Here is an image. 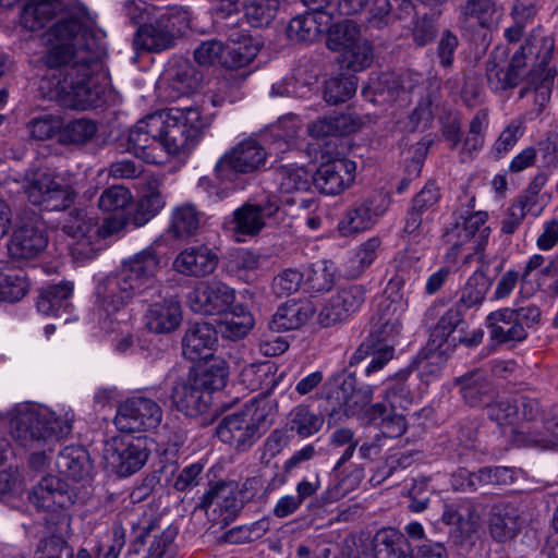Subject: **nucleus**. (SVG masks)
I'll return each instance as SVG.
<instances>
[{"label":"nucleus","mask_w":558,"mask_h":558,"mask_svg":"<svg viewBox=\"0 0 558 558\" xmlns=\"http://www.w3.org/2000/svg\"><path fill=\"white\" fill-rule=\"evenodd\" d=\"M524 119L518 117L512 119L499 134L490 148L494 158L505 157L518 143L524 134Z\"/></svg>","instance_id":"bf43d9fd"},{"label":"nucleus","mask_w":558,"mask_h":558,"mask_svg":"<svg viewBox=\"0 0 558 558\" xmlns=\"http://www.w3.org/2000/svg\"><path fill=\"white\" fill-rule=\"evenodd\" d=\"M441 520L452 526L451 533L459 542L471 539L481 526V515L471 500L445 505Z\"/></svg>","instance_id":"4be33fe9"},{"label":"nucleus","mask_w":558,"mask_h":558,"mask_svg":"<svg viewBox=\"0 0 558 558\" xmlns=\"http://www.w3.org/2000/svg\"><path fill=\"white\" fill-rule=\"evenodd\" d=\"M268 519H262L248 525L233 527L226 532L225 541L230 544H246L262 538L269 530Z\"/></svg>","instance_id":"69168bd1"},{"label":"nucleus","mask_w":558,"mask_h":558,"mask_svg":"<svg viewBox=\"0 0 558 558\" xmlns=\"http://www.w3.org/2000/svg\"><path fill=\"white\" fill-rule=\"evenodd\" d=\"M496 13L495 3L492 0H465L460 7V22L468 24L475 21L482 27H489Z\"/></svg>","instance_id":"5fc2aeb1"},{"label":"nucleus","mask_w":558,"mask_h":558,"mask_svg":"<svg viewBox=\"0 0 558 558\" xmlns=\"http://www.w3.org/2000/svg\"><path fill=\"white\" fill-rule=\"evenodd\" d=\"M29 289L26 272L21 268L0 260V300L17 302L23 299Z\"/></svg>","instance_id":"58836bf2"},{"label":"nucleus","mask_w":558,"mask_h":558,"mask_svg":"<svg viewBox=\"0 0 558 558\" xmlns=\"http://www.w3.org/2000/svg\"><path fill=\"white\" fill-rule=\"evenodd\" d=\"M254 325V319L250 312L242 306H235L227 314L226 318L218 325L222 337L236 341L244 338Z\"/></svg>","instance_id":"8fccbe9b"},{"label":"nucleus","mask_w":558,"mask_h":558,"mask_svg":"<svg viewBox=\"0 0 558 558\" xmlns=\"http://www.w3.org/2000/svg\"><path fill=\"white\" fill-rule=\"evenodd\" d=\"M373 387L361 385L357 387L353 374L339 375L325 385V398L332 412H342L345 416H355L364 412L373 399Z\"/></svg>","instance_id":"6e6552de"},{"label":"nucleus","mask_w":558,"mask_h":558,"mask_svg":"<svg viewBox=\"0 0 558 558\" xmlns=\"http://www.w3.org/2000/svg\"><path fill=\"white\" fill-rule=\"evenodd\" d=\"M279 9V0H252L245 7V16L254 27L268 26Z\"/></svg>","instance_id":"e2e57ef3"},{"label":"nucleus","mask_w":558,"mask_h":558,"mask_svg":"<svg viewBox=\"0 0 558 558\" xmlns=\"http://www.w3.org/2000/svg\"><path fill=\"white\" fill-rule=\"evenodd\" d=\"M204 123L196 107L160 110L140 120L129 133L132 151L148 163L161 162V153L179 155L196 144Z\"/></svg>","instance_id":"f03ea898"},{"label":"nucleus","mask_w":558,"mask_h":558,"mask_svg":"<svg viewBox=\"0 0 558 558\" xmlns=\"http://www.w3.org/2000/svg\"><path fill=\"white\" fill-rule=\"evenodd\" d=\"M315 307L310 301H288L280 305L270 322L275 331H288L302 327L314 315Z\"/></svg>","instance_id":"473e14b6"},{"label":"nucleus","mask_w":558,"mask_h":558,"mask_svg":"<svg viewBox=\"0 0 558 558\" xmlns=\"http://www.w3.org/2000/svg\"><path fill=\"white\" fill-rule=\"evenodd\" d=\"M356 87V77L353 75L331 77L326 81L324 98L331 105L344 102L355 94Z\"/></svg>","instance_id":"680f3d73"},{"label":"nucleus","mask_w":558,"mask_h":558,"mask_svg":"<svg viewBox=\"0 0 558 558\" xmlns=\"http://www.w3.org/2000/svg\"><path fill=\"white\" fill-rule=\"evenodd\" d=\"M73 293V284L71 282H60L49 286L41 290L37 308L45 315H58L65 312L70 305V299Z\"/></svg>","instance_id":"79ce46f5"},{"label":"nucleus","mask_w":558,"mask_h":558,"mask_svg":"<svg viewBox=\"0 0 558 558\" xmlns=\"http://www.w3.org/2000/svg\"><path fill=\"white\" fill-rule=\"evenodd\" d=\"M526 523L523 511L514 504L499 502L488 513L487 530L497 543H508L518 537Z\"/></svg>","instance_id":"aec40b11"},{"label":"nucleus","mask_w":558,"mask_h":558,"mask_svg":"<svg viewBox=\"0 0 558 558\" xmlns=\"http://www.w3.org/2000/svg\"><path fill=\"white\" fill-rule=\"evenodd\" d=\"M325 418L314 412L308 405H296L289 414L290 430L301 437H311L323 427Z\"/></svg>","instance_id":"49530a36"},{"label":"nucleus","mask_w":558,"mask_h":558,"mask_svg":"<svg viewBox=\"0 0 558 558\" xmlns=\"http://www.w3.org/2000/svg\"><path fill=\"white\" fill-rule=\"evenodd\" d=\"M48 244V238L39 226L35 214L24 221L22 218L10 236L7 247L9 257L17 263L36 258Z\"/></svg>","instance_id":"4468645a"},{"label":"nucleus","mask_w":558,"mask_h":558,"mask_svg":"<svg viewBox=\"0 0 558 558\" xmlns=\"http://www.w3.org/2000/svg\"><path fill=\"white\" fill-rule=\"evenodd\" d=\"M403 328L401 317L399 315H390L388 317L380 316L376 323H374L369 335L357 348L356 357L367 354L374 345L391 344L395 349L398 337L400 336Z\"/></svg>","instance_id":"72a5a7b5"},{"label":"nucleus","mask_w":558,"mask_h":558,"mask_svg":"<svg viewBox=\"0 0 558 558\" xmlns=\"http://www.w3.org/2000/svg\"><path fill=\"white\" fill-rule=\"evenodd\" d=\"M198 385L207 390L210 396L215 390L222 389L228 379L226 362L213 359L211 363L198 372L190 373Z\"/></svg>","instance_id":"6e6d98bb"},{"label":"nucleus","mask_w":558,"mask_h":558,"mask_svg":"<svg viewBox=\"0 0 558 558\" xmlns=\"http://www.w3.org/2000/svg\"><path fill=\"white\" fill-rule=\"evenodd\" d=\"M265 414L255 405H246L243 411L225 416L218 424V438L236 451L248 450L263 434Z\"/></svg>","instance_id":"0eeeda50"},{"label":"nucleus","mask_w":558,"mask_h":558,"mask_svg":"<svg viewBox=\"0 0 558 558\" xmlns=\"http://www.w3.org/2000/svg\"><path fill=\"white\" fill-rule=\"evenodd\" d=\"M361 125L360 120L351 113L337 117H324L308 125V132L315 137H325L338 133H351Z\"/></svg>","instance_id":"c03bdc74"},{"label":"nucleus","mask_w":558,"mask_h":558,"mask_svg":"<svg viewBox=\"0 0 558 558\" xmlns=\"http://www.w3.org/2000/svg\"><path fill=\"white\" fill-rule=\"evenodd\" d=\"M258 52V46L253 44L252 38H244L242 41L225 46L222 65L227 69H240L250 64Z\"/></svg>","instance_id":"4d7b16f0"},{"label":"nucleus","mask_w":558,"mask_h":558,"mask_svg":"<svg viewBox=\"0 0 558 558\" xmlns=\"http://www.w3.org/2000/svg\"><path fill=\"white\" fill-rule=\"evenodd\" d=\"M170 86L180 95L196 90L201 84V75L187 61L171 65L168 70Z\"/></svg>","instance_id":"3c124183"},{"label":"nucleus","mask_w":558,"mask_h":558,"mask_svg":"<svg viewBox=\"0 0 558 558\" xmlns=\"http://www.w3.org/2000/svg\"><path fill=\"white\" fill-rule=\"evenodd\" d=\"M490 288V280L484 270L477 269L468 279L460 299L456 304L464 312L473 306L480 305Z\"/></svg>","instance_id":"de8ad7c7"},{"label":"nucleus","mask_w":558,"mask_h":558,"mask_svg":"<svg viewBox=\"0 0 558 558\" xmlns=\"http://www.w3.org/2000/svg\"><path fill=\"white\" fill-rule=\"evenodd\" d=\"M242 501L238 499L236 494L231 487L225 484H218L204 494L201 508L207 509L214 507L218 511L222 522L233 520L242 509Z\"/></svg>","instance_id":"c9c22d12"},{"label":"nucleus","mask_w":558,"mask_h":558,"mask_svg":"<svg viewBox=\"0 0 558 558\" xmlns=\"http://www.w3.org/2000/svg\"><path fill=\"white\" fill-rule=\"evenodd\" d=\"M234 291L221 281L198 283L186 295L187 306L205 315L225 314L234 302Z\"/></svg>","instance_id":"f3484780"},{"label":"nucleus","mask_w":558,"mask_h":558,"mask_svg":"<svg viewBox=\"0 0 558 558\" xmlns=\"http://www.w3.org/2000/svg\"><path fill=\"white\" fill-rule=\"evenodd\" d=\"M318 33L319 27L312 13L293 17L287 26V36L293 41H312Z\"/></svg>","instance_id":"0e129e2a"},{"label":"nucleus","mask_w":558,"mask_h":558,"mask_svg":"<svg viewBox=\"0 0 558 558\" xmlns=\"http://www.w3.org/2000/svg\"><path fill=\"white\" fill-rule=\"evenodd\" d=\"M460 218L462 221H456L454 227L447 233V239L448 241L461 239L468 244L466 248L470 252L464 258V263H468L472 257L471 252L477 253L483 250L488 241L490 229L486 226L487 214L484 211L472 213Z\"/></svg>","instance_id":"5701e85b"},{"label":"nucleus","mask_w":558,"mask_h":558,"mask_svg":"<svg viewBox=\"0 0 558 558\" xmlns=\"http://www.w3.org/2000/svg\"><path fill=\"white\" fill-rule=\"evenodd\" d=\"M336 280L333 265L326 260L313 264L304 275V284L310 292L320 293L329 291Z\"/></svg>","instance_id":"603ef678"},{"label":"nucleus","mask_w":558,"mask_h":558,"mask_svg":"<svg viewBox=\"0 0 558 558\" xmlns=\"http://www.w3.org/2000/svg\"><path fill=\"white\" fill-rule=\"evenodd\" d=\"M159 268V256L148 247L123 260L116 271L98 282L95 294L102 328L133 299L149 302L161 296V284L156 278Z\"/></svg>","instance_id":"7ed1b4c3"},{"label":"nucleus","mask_w":558,"mask_h":558,"mask_svg":"<svg viewBox=\"0 0 558 558\" xmlns=\"http://www.w3.org/2000/svg\"><path fill=\"white\" fill-rule=\"evenodd\" d=\"M56 466L60 474L80 482L89 476L92 463L88 452L81 446H66L57 456Z\"/></svg>","instance_id":"f704fd0d"},{"label":"nucleus","mask_w":558,"mask_h":558,"mask_svg":"<svg viewBox=\"0 0 558 558\" xmlns=\"http://www.w3.org/2000/svg\"><path fill=\"white\" fill-rule=\"evenodd\" d=\"M421 82L422 76L420 74L404 73L397 75L384 73L372 87L375 94L381 97L384 101L401 100L405 102L409 100L410 94L421 88Z\"/></svg>","instance_id":"c85d7f7f"},{"label":"nucleus","mask_w":558,"mask_h":558,"mask_svg":"<svg viewBox=\"0 0 558 558\" xmlns=\"http://www.w3.org/2000/svg\"><path fill=\"white\" fill-rule=\"evenodd\" d=\"M50 48L43 54V63L60 69L58 75L46 76L40 90L50 100L75 110L98 107L106 87L105 51L76 17L62 19L43 36Z\"/></svg>","instance_id":"f257e3e1"},{"label":"nucleus","mask_w":558,"mask_h":558,"mask_svg":"<svg viewBox=\"0 0 558 558\" xmlns=\"http://www.w3.org/2000/svg\"><path fill=\"white\" fill-rule=\"evenodd\" d=\"M440 88L437 83L429 84L425 97L420 101L410 117L412 129H417L421 124L424 126L432 121L434 108L439 99Z\"/></svg>","instance_id":"338daca9"},{"label":"nucleus","mask_w":558,"mask_h":558,"mask_svg":"<svg viewBox=\"0 0 558 558\" xmlns=\"http://www.w3.org/2000/svg\"><path fill=\"white\" fill-rule=\"evenodd\" d=\"M267 151L253 137L244 138L227 150L215 166L216 175L225 181L234 180L238 173L246 174L265 166Z\"/></svg>","instance_id":"9b49d317"},{"label":"nucleus","mask_w":558,"mask_h":558,"mask_svg":"<svg viewBox=\"0 0 558 558\" xmlns=\"http://www.w3.org/2000/svg\"><path fill=\"white\" fill-rule=\"evenodd\" d=\"M464 311L456 303L445 307L441 302H434L424 315V322L430 327L429 345L434 353L430 359L438 360L446 352L444 345L460 324L463 322Z\"/></svg>","instance_id":"ddd939ff"},{"label":"nucleus","mask_w":558,"mask_h":558,"mask_svg":"<svg viewBox=\"0 0 558 558\" xmlns=\"http://www.w3.org/2000/svg\"><path fill=\"white\" fill-rule=\"evenodd\" d=\"M386 210L387 204L379 195L359 201L344 213L339 221V232L349 236L367 231L376 225Z\"/></svg>","instance_id":"6ab92c4d"},{"label":"nucleus","mask_w":558,"mask_h":558,"mask_svg":"<svg viewBox=\"0 0 558 558\" xmlns=\"http://www.w3.org/2000/svg\"><path fill=\"white\" fill-rule=\"evenodd\" d=\"M22 187L29 203L51 210L69 207L75 197L70 185L40 170L27 171Z\"/></svg>","instance_id":"1a4fd4ad"},{"label":"nucleus","mask_w":558,"mask_h":558,"mask_svg":"<svg viewBox=\"0 0 558 558\" xmlns=\"http://www.w3.org/2000/svg\"><path fill=\"white\" fill-rule=\"evenodd\" d=\"M189 25L190 13L185 9L169 8L138 27L133 40L134 47L153 52L170 49Z\"/></svg>","instance_id":"423d86ee"},{"label":"nucleus","mask_w":558,"mask_h":558,"mask_svg":"<svg viewBox=\"0 0 558 558\" xmlns=\"http://www.w3.org/2000/svg\"><path fill=\"white\" fill-rule=\"evenodd\" d=\"M488 124V111L486 109L478 110L470 122L469 133L462 145V155L471 157L483 147Z\"/></svg>","instance_id":"052dcab7"},{"label":"nucleus","mask_w":558,"mask_h":558,"mask_svg":"<svg viewBox=\"0 0 558 558\" xmlns=\"http://www.w3.org/2000/svg\"><path fill=\"white\" fill-rule=\"evenodd\" d=\"M62 231L73 239L70 251L76 259H89L95 255L98 222L84 209L71 210L62 223Z\"/></svg>","instance_id":"2eb2a0df"},{"label":"nucleus","mask_w":558,"mask_h":558,"mask_svg":"<svg viewBox=\"0 0 558 558\" xmlns=\"http://www.w3.org/2000/svg\"><path fill=\"white\" fill-rule=\"evenodd\" d=\"M502 312L504 308H500L487 316L486 323L492 340L496 343L521 342L525 340L527 331L520 324H517L513 317L508 320V318L501 319L502 317L496 316Z\"/></svg>","instance_id":"37998d69"},{"label":"nucleus","mask_w":558,"mask_h":558,"mask_svg":"<svg viewBox=\"0 0 558 558\" xmlns=\"http://www.w3.org/2000/svg\"><path fill=\"white\" fill-rule=\"evenodd\" d=\"M61 9L60 0H26L20 13V25L27 32H38L54 19Z\"/></svg>","instance_id":"2f4dec72"},{"label":"nucleus","mask_w":558,"mask_h":558,"mask_svg":"<svg viewBox=\"0 0 558 558\" xmlns=\"http://www.w3.org/2000/svg\"><path fill=\"white\" fill-rule=\"evenodd\" d=\"M311 180L310 172L303 167L281 166L275 170V181L282 193L307 191Z\"/></svg>","instance_id":"09e8293b"},{"label":"nucleus","mask_w":558,"mask_h":558,"mask_svg":"<svg viewBox=\"0 0 558 558\" xmlns=\"http://www.w3.org/2000/svg\"><path fill=\"white\" fill-rule=\"evenodd\" d=\"M410 551L408 539L396 529H381L373 538L374 558H409Z\"/></svg>","instance_id":"4c0bfd02"},{"label":"nucleus","mask_w":558,"mask_h":558,"mask_svg":"<svg viewBox=\"0 0 558 558\" xmlns=\"http://www.w3.org/2000/svg\"><path fill=\"white\" fill-rule=\"evenodd\" d=\"M148 454L147 439L131 435L112 437L104 448L107 466L123 477L141 470L146 463Z\"/></svg>","instance_id":"9d476101"},{"label":"nucleus","mask_w":558,"mask_h":558,"mask_svg":"<svg viewBox=\"0 0 558 558\" xmlns=\"http://www.w3.org/2000/svg\"><path fill=\"white\" fill-rule=\"evenodd\" d=\"M177 536V529L168 526L161 532L153 535L148 554L144 558H172L174 555L173 541Z\"/></svg>","instance_id":"774afa93"},{"label":"nucleus","mask_w":558,"mask_h":558,"mask_svg":"<svg viewBox=\"0 0 558 558\" xmlns=\"http://www.w3.org/2000/svg\"><path fill=\"white\" fill-rule=\"evenodd\" d=\"M280 211L279 198L270 195L258 203H246L233 214V231L250 236L257 235Z\"/></svg>","instance_id":"a211bd4d"},{"label":"nucleus","mask_w":558,"mask_h":558,"mask_svg":"<svg viewBox=\"0 0 558 558\" xmlns=\"http://www.w3.org/2000/svg\"><path fill=\"white\" fill-rule=\"evenodd\" d=\"M171 397L178 411L186 416L206 413L213 400V396L203 389L191 374L173 387Z\"/></svg>","instance_id":"b1692460"},{"label":"nucleus","mask_w":558,"mask_h":558,"mask_svg":"<svg viewBox=\"0 0 558 558\" xmlns=\"http://www.w3.org/2000/svg\"><path fill=\"white\" fill-rule=\"evenodd\" d=\"M541 49L543 51L542 59L532 70L527 68L524 47L517 50L510 61L507 64L505 63L509 88H514L521 82L526 81L527 85L519 92V96L523 98L529 90L534 89L536 93L535 104L538 106L539 111L550 98L551 88L557 75L556 66L550 63L555 49L554 38L550 36L543 37Z\"/></svg>","instance_id":"20e7f679"},{"label":"nucleus","mask_w":558,"mask_h":558,"mask_svg":"<svg viewBox=\"0 0 558 558\" xmlns=\"http://www.w3.org/2000/svg\"><path fill=\"white\" fill-rule=\"evenodd\" d=\"M28 498L37 509L45 511H56L73 504L68 484L57 476L44 477Z\"/></svg>","instance_id":"a878e982"},{"label":"nucleus","mask_w":558,"mask_h":558,"mask_svg":"<svg viewBox=\"0 0 558 558\" xmlns=\"http://www.w3.org/2000/svg\"><path fill=\"white\" fill-rule=\"evenodd\" d=\"M360 29L352 21H342L333 24L328 32L326 47L332 51L342 52L361 40Z\"/></svg>","instance_id":"864d4df0"},{"label":"nucleus","mask_w":558,"mask_h":558,"mask_svg":"<svg viewBox=\"0 0 558 558\" xmlns=\"http://www.w3.org/2000/svg\"><path fill=\"white\" fill-rule=\"evenodd\" d=\"M366 290L361 284L345 286L337 290L324 304L317 315L323 328L332 327L349 319L365 301Z\"/></svg>","instance_id":"dca6fc26"},{"label":"nucleus","mask_w":558,"mask_h":558,"mask_svg":"<svg viewBox=\"0 0 558 558\" xmlns=\"http://www.w3.org/2000/svg\"><path fill=\"white\" fill-rule=\"evenodd\" d=\"M217 255L206 245H193L181 251L172 263V268L189 277H205L215 271Z\"/></svg>","instance_id":"393cba45"},{"label":"nucleus","mask_w":558,"mask_h":558,"mask_svg":"<svg viewBox=\"0 0 558 558\" xmlns=\"http://www.w3.org/2000/svg\"><path fill=\"white\" fill-rule=\"evenodd\" d=\"M182 308L173 298L153 302L145 314V326L151 332L162 335L174 331L181 324Z\"/></svg>","instance_id":"bb28decb"},{"label":"nucleus","mask_w":558,"mask_h":558,"mask_svg":"<svg viewBox=\"0 0 558 558\" xmlns=\"http://www.w3.org/2000/svg\"><path fill=\"white\" fill-rule=\"evenodd\" d=\"M162 415L161 407L153 399L132 397L119 407L114 424L119 430L128 434L147 432L160 425Z\"/></svg>","instance_id":"f8f14e48"},{"label":"nucleus","mask_w":558,"mask_h":558,"mask_svg":"<svg viewBox=\"0 0 558 558\" xmlns=\"http://www.w3.org/2000/svg\"><path fill=\"white\" fill-rule=\"evenodd\" d=\"M368 422L377 423L383 435L389 438H396L403 435L407 430V422L402 414L396 413L393 408H387L383 403H375L366 410Z\"/></svg>","instance_id":"ea45409f"},{"label":"nucleus","mask_w":558,"mask_h":558,"mask_svg":"<svg viewBox=\"0 0 558 558\" xmlns=\"http://www.w3.org/2000/svg\"><path fill=\"white\" fill-rule=\"evenodd\" d=\"M202 223L203 213L193 204H182L172 209L167 232L175 239L185 240L197 234Z\"/></svg>","instance_id":"e433bc0d"},{"label":"nucleus","mask_w":558,"mask_h":558,"mask_svg":"<svg viewBox=\"0 0 558 558\" xmlns=\"http://www.w3.org/2000/svg\"><path fill=\"white\" fill-rule=\"evenodd\" d=\"M166 201L156 180H148L145 183L143 194L136 205L133 217L134 225H145L165 207Z\"/></svg>","instance_id":"a19ab883"},{"label":"nucleus","mask_w":558,"mask_h":558,"mask_svg":"<svg viewBox=\"0 0 558 558\" xmlns=\"http://www.w3.org/2000/svg\"><path fill=\"white\" fill-rule=\"evenodd\" d=\"M73 414L57 415L45 407H23L11 417L12 438L24 448L39 447L49 438L68 436L72 430Z\"/></svg>","instance_id":"39448f33"},{"label":"nucleus","mask_w":558,"mask_h":558,"mask_svg":"<svg viewBox=\"0 0 558 558\" xmlns=\"http://www.w3.org/2000/svg\"><path fill=\"white\" fill-rule=\"evenodd\" d=\"M355 172L354 161L339 158L322 163L311 178L320 193L338 195L354 182Z\"/></svg>","instance_id":"412c9836"},{"label":"nucleus","mask_w":558,"mask_h":558,"mask_svg":"<svg viewBox=\"0 0 558 558\" xmlns=\"http://www.w3.org/2000/svg\"><path fill=\"white\" fill-rule=\"evenodd\" d=\"M432 222L433 217L429 214L410 209L403 228L408 241L426 245L432 236Z\"/></svg>","instance_id":"13d9d810"},{"label":"nucleus","mask_w":558,"mask_h":558,"mask_svg":"<svg viewBox=\"0 0 558 558\" xmlns=\"http://www.w3.org/2000/svg\"><path fill=\"white\" fill-rule=\"evenodd\" d=\"M216 342L217 331L211 325L204 322L193 323L182 339L183 355L191 361L208 359Z\"/></svg>","instance_id":"c756f323"},{"label":"nucleus","mask_w":558,"mask_h":558,"mask_svg":"<svg viewBox=\"0 0 558 558\" xmlns=\"http://www.w3.org/2000/svg\"><path fill=\"white\" fill-rule=\"evenodd\" d=\"M277 373L278 366L271 361L252 363L241 369L239 384L250 391H259L267 396L282 378V374Z\"/></svg>","instance_id":"7c9ffc66"},{"label":"nucleus","mask_w":558,"mask_h":558,"mask_svg":"<svg viewBox=\"0 0 558 558\" xmlns=\"http://www.w3.org/2000/svg\"><path fill=\"white\" fill-rule=\"evenodd\" d=\"M453 385L465 403L471 407L486 405L495 395L493 383L483 369H473L454 378Z\"/></svg>","instance_id":"cd10ccee"},{"label":"nucleus","mask_w":558,"mask_h":558,"mask_svg":"<svg viewBox=\"0 0 558 558\" xmlns=\"http://www.w3.org/2000/svg\"><path fill=\"white\" fill-rule=\"evenodd\" d=\"M373 58L374 53L371 43L362 38L340 52L337 60L342 70L355 73L368 68L373 62Z\"/></svg>","instance_id":"a18cd8bd"}]
</instances>
